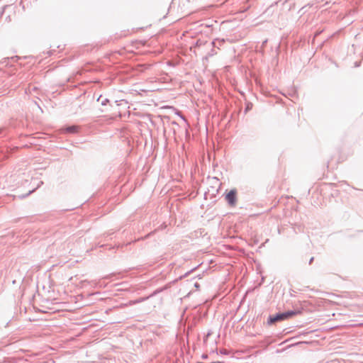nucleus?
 <instances>
[{
  "label": "nucleus",
  "instance_id": "1",
  "mask_svg": "<svg viewBox=\"0 0 363 363\" xmlns=\"http://www.w3.org/2000/svg\"><path fill=\"white\" fill-rule=\"evenodd\" d=\"M298 313H299L298 311H294L278 313V314L275 315L274 316L270 318V322L275 323L277 321H281V320H284L286 319H289V318L296 315Z\"/></svg>",
  "mask_w": 363,
  "mask_h": 363
},
{
  "label": "nucleus",
  "instance_id": "3",
  "mask_svg": "<svg viewBox=\"0 0 363 363\" xmlns=\"http://www.w3.org/2000/svg\"><path fill=\"white\" fill-rule=\"evenodd\" d=\"M74 129H75V128H74V127H72V128H68V130H69V132H74Z\"/></svg>",
  "mask_w": 363,
  "mask_h": 363
},
{
  "label": "nucleus",
  "instance_id": "2",
  "mask_svg": "<svg viewBox=\"0 0 363 363\" xmlns=\"http://www.w3.org/2000/svg\"><path fill=\"white\" fill-rule=\"evenodd\" d=\"M225 199L230 205L234 206L236 203V191L230 190L225 196Z\"/></svg>",
  "mask_w": 363,
  "mask_h": 363
}]
</instances>
